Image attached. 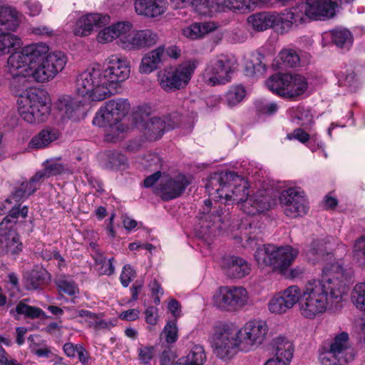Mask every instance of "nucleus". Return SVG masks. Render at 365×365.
<instances>
[{
	"instance_id": "obj_1",
	"label": "nucleus",
	"mask_w": 365,
	"mask_h": 365,
	"mask_svg": "<svg viewBox=\"0 0 365 365\" xmlns=\"http://www.w3.org/2000/svg\"><path fill=\"white\" fill-rule=\"evenodd\" d=\"M343 269L333 265L323 279L308 280L303 288L290 285L279 292L289 309L297 303L300 315L314 319L326 312L329 307H337L347 289Z\"/></svg>"
},
{
	"instance_id": "obj_2",
	"label": "nucleus",
	"mask_w": 365,
	"mask_h": 365,
	"mask_svg": "<svg viewBox=\"0 0 365 365\" xmlns=\"http://www.w3.org/2000/svg\"><path fill=\"white\" fill-rule=\"evenodd\" d=\"M268 331L267 322L262 319L250 320L238 330L232 324L220 322L213 327L210 341L216 356L226 360L239 350L248 351L261 344Z\"/></svg>"
},
{
	"instance_id": "obj_3",
	"label": "nucleus",
	"mask_w": 365,
	"mask_h": 365,
	"mask_svg": "<svg viewBox=\"0 0 365 365\" xmlns=\"http://www.w3.org/2000/svg\"><path fill=\"white\" fill-rule=\"evenodd\" d=\"M247 182L233 172L215 173L211 176L206 190L214 200L224 198L236 203L248 215H255L271 207V198L265 191L250 195Z\"/></svg>"
},
{
	"instance_id": "obj_4",
	"label": "nucleus",
	"mask_w": 365,
	"mask_h": 365,
	"mask_svg": "<svg viewBox=\"0 0 365 365\" xmlns=\"http://www.w3.org/2000/svg\"><path fill=\"white\" fill-rule=\"evenodd\" d=\"M129 110L130 103L128 100H110L96 113L93 123L99 127H109L106 139L107 141L115 142L123 137L125 127L120 121Z\"/></svg>"
},
{
	"instance_id": "obj_5",
	"label": "nucleus",
	"mask_w": 365,
	"mask_h": 365,
	"mask_svg": "<svg viewBox=\"0 0 365 365\" xmlns=\"http://www.w3.org/2000/svg\"><path fill=\"white\" fill-rule=\"evenodd\" d=\"M299 255V250L289 245L277 247L272 244L257 247L255 259L258 265L264 268L270 267L279 273H286Z\"/></svg>"
},
{
	"instance_id": "obj_6",
	"label": "nucleus",
	"mask_w": 365,
	"mask_h": 365,
	"mask_svg": "<svg viewBox=\"0 0 365 365\" xmlns=\"http://www.w3.org/2000/svg\"><path fill=\"white\" fill-rule=\"evenodd\" d=\"M103 78L100 65L87 68L76 77L77 93L93 101H101L109 98L112 96V91Z\"/></svg>"
},
{
	"instance_id": "obj_7",
	"label": "nucleus",
	"mask_w": 365,
	"mask_h": 365,
	"mask_svg": "<svg viewBox=\"0 0 365 365\" xmlns=\"http://www.w3.org/2000/svg\"><path fill=\"white\" fill-rule=\"evenodd\" d=\"M197 64L196 60L190 59L160 71L157 78L160 88L166 92L185 88L189 84Z\"/></svg>"
},
{
	"instance_id": "obj_8",
	"label": "nucleus",
	"mask_w": 365,
	"mask_h": 365,
	"mask_svg": "<svg viewBox=\"0 0 365 365\" xmlns=\"http://www.w3.org/2000/svg\"><path fill=\"white\" fill-rule=\"evenodd\" d=\"M353 349L348 333L341 331L334 335L319 359L324 365H346L354 359Z\"/></svg>"
},
{
	"instance_id": "obj_9",
	"label": "nucleus",
	"mask_w": 365,
	"mask_h": 365,
	"mask_svg": "<svg viewBox=\"0 0 365 365\" xmlns=\"http://www.w3.org/2000/svg\"><path fill=\"white\" fill-rule=\"evenodd\" d=\"M237 65L235 56L220 54L210 59L202 74L203 81L208 86L224 85L231 80V74Z\"/></svg>"
},
{
	"instance_id": "obj_10",
	"label": "nucleus",
	"mask_w": 365,
	"mask_h": 365,
	"mask_svg": "<svg viewBox=\"0 0 365 365\" xmlns=\"http://www.w3.org/2000/svg\"><path fill=\"white\" fill-rule=\"evenodd\" d=\"M18 112L26 123L37 125L44 123L51 114V105L38 93H31L28 97L22 96L17 101Z\"/></svg>"
},
{
	"instance_id": "obj_11",
	"label": "nucleus",
	"mask_w": 365,
	"mask_h": 365,
	"mask_svg": "<svg viewBox=\"0 0 365 365\" xmlns=\"http://www.w3.org/2000/svg\"><path fill=\"white\" fill-rule=\"evenodd\" d=\"M67 61V56L63 52H51L44 59L30 66L27 73L32 76V78L37 82H48L63 71Z\"/></svg>"
},
{
	"instance_id": "obj_12",
	"label": "nucleus",
	"mask_w": 365,
	"mask_h": 365,
	"mask_svg": "<svg viewBox=\"0 0 365 365\" xmlns=\"http://www.w3.org/2000/svg\"><path fill=\"white\" fill-rule=\"evenodd\" d=\"M249 294L241 286L220 287L212 297L213 305L221 310L237 311L249 303Z\"/></svg>"
},
{
	"instance_id": "obj_13",
	"label": "nucleus",
	"mask_w": 365,
	"mask_h": 365,
	"mask_svg": "<svg viewBox=\"0 0 365 365\" xmlns=\"http://www.w3.org/2000/svg\"><path fill=\"white\" fill-rule=\"evenodd\" d=\"M101 71L113 96L118 93L120 83L128 78L130 72V63L120 55H112L106 60Z\"/></svg>"
},
{
	"instance_id": "obj_14",
	"label": "nucleus",
	"mask_w": 365,
	"mask_h": 365,
	"mask_svg": "<svg viewBox=\"0 0 365 365\" xmlns=\"http://www.w3.org/2000/svg\"><path fill=\"white\" fill-rule=\"evenodd\" d=\"M178 9L192 7L197 13L206 14L210 9H229L234 11L245 12L250 9L247 0H170Z\"/></svg>"
},
{
	"instance_id": "obj_15",
	"label": "nucleus",
	"mask_w": 365,
	"mask_h": 365,
	"mask_svg": "<svg viewBox=\"0 0 365 365\" xmlns=\"http://www.w3.org/2000/svg\"><path fill=\"white\" fill-rule=\"evenodd\" d=\"M150 108L148 106H142L138 108L136 113L142 121H145V135L150 140H156L162 137L164 132L174 128L179 124V115L173 113L164 116L163 118L153 117L146 120L150 115Z\"/></svg>"
},
{
	"instance_id": "obj_16",
	"label": "nucleus",
	"mask_w": 365,
	"mask_h": 365,
	"mask_svg": "<svg viewBox=\"0 0 365 365\" xmlns=\"http://www.w3.org/2000/svg\"><path fill=\"white\" fill-rule=\"evenodd\" d=\"M279 200L284 215L288 217H301L309 210L307 199L304 191L299 187L282 190Z\"/></svg>"
},
{
	"instance_id": "obj_17",
	"label": "nucleus",
	"mask_w": 365,
	"mask_h": 365,
	"mask_svg": "<svg viewBox=\"0 0 365 365\" xmlns=\"http://www.w3.org/2000/svg\"><path fill=\"white\" fill-rule=\"evenodd\" d=\"M222 213L221 209L212 207V203L210 200H205L203 210L200 217L199 235L202 238L215 236L224 229Z\"/></svg>"
},
{
	"instance_id": "obj_18",
	"label": "nucleus",
	"mask_w": 365,
	"mask_h": 365,
	"mask_svg": "<svg viewBox=\"0 0 365 365\" xmlns=\"http://www.w3.org/2000/svg\"><path fill=\"white\" fill-rule=\"evenodd\" d=\"M190 182V178L182 174L174 177L163 175L155 192L163 200H173L180 197Z\"/></svg>"
},
{
	"instance_id": "obj_19",
	"label": "nucleus",
	"mask_w": 365,
	"mask_h": 365,
	"mask_svg": "<svg viewBox=\"0 0 365 365\" xmlns=\"http://www.w3.org/2000/svg\"><path fill=\"white\" fill-rule=\"evenodd\" d=\"M340 0H306L302 3L307 20L324 21L333 18Z\"/></svg>"
},
{
	"instance_id": "obj_20",
	"label": "nucleus",
	"mask_w": 365,
	"mask_h": 365,
	"mask_svg": "<svg viewBox=\"0 0 365 365\" xmlns=\"http://www.w3.org/2000/svg\"><path fill=\"white\" fill-rule=\"evenodd\" d=\"M277 31L284 34L294 27L307 21L302 3L284 9L281 13L275 12Z\"/></svg>"
},
{
	"instance_id": "obj_21",
	"label": "nucleus",
	"mask_w": 365,
	"mask_h": 365,
	"mask_svg": "<svg viewBox=\"0 0 365 365\" xmlns=\"http://www.w3.org/2000/svg\"><path fill=\"white\" fill-rule=\"evenodd\" d=\"M109 21V16L105 14L93 13L83 15L77 19L73 34L77 36H88L91 34L94 28L103 26Z\"/></svg>"
},
{
	"instance_id": "obj_22",
	"label": "nucleus",
	"mask_w": 365,
	"mask_h": 365,
	"mask_svg": "<svg viewBox=\"0 0 365 365\" xmlns=\"http://www.w3.org/2000/svg\"><path fill=\"white\" fill-rule=\"evenodd\" d=\"M20 235L9 229L0 228V256L16 257L23 251Z\"/></svg>"
},
{
	"instance_id": "obj_23",
	"label": "nucleus",
	"mask_w": 365,
	"mask_h": 365,
	"mask_svg": "<svg viewBox=\"0 0 365 365\" xmlns=\"http://www.w3.org/2000/svg\"><path fill=\"white\" fill-rule=\"evenodd\" d=\"M221 267L229 277L235 279H242L251 271V265L245 259L235 256L223 257Z\"/></svg>"
},
{
	"instance_id": "obj_24",
	"label": "nucleus",
	"mask_w": 365,
	"mask_h": 365,
	"mask_svg": "<svg viewBox=\"0 0 365 365\" xmlns=\"http://www.w3.org/2000/svg\"><path fill=\"white\" fill-rule=\"evenodd\" d=\"M167 0H140L134 2L137 14L148 18H155L163 15L167 10Z\"/></svg>"
},
{
	"instance_id": "obj_25",
	"label": "nucleus",
	"mask_w": 365,
	"mask_h": 365,
	"mask_svg": "<svg viewBox=\"0 0 365 365\" xmlns=\"http://www.w3.org/2000/svg\"><path fill=\"white\" fill-rule=\"evenodd\" d=\"M165 59V47L159 46L147 53L142 59L139 66V72L143 74H149L156 70Z\"/></svg>"
},
{
	"instance_id": "obj_26",
	"label": "nucleus",
	"mask_w": 365,
	"mask_h": 365,
	"mask_svg": "<svg viewBox=\"0 0 365 365\" xmlns=\"http://www.w3.org/2000/svg\"><path fill=\"white\" fill-rule=\"evenodd\" d=\"M331 250L328 240L316 239L306 247L304 252L308 261L315 263L322 260L325 255H330Z\"/></svg>"
},
{
	"instance_id": "obj_27",
	"label": "nucleus",
	"mask_w": 365,
	"mask_h": 365,
	"mask_svg": "<svg viewBox=\"0 0 365 365\" xmlns=\"http://www.w3.org/2000/svg\"><path fill=\"white\" fill-rule=\"evenodd\" d=\"M248 24L257 31H264L269 28L277 31L275 12H259L247 18Z\"/></svg>"
},
{
	"instance_id": "obj_28",
	"label": "nucleus",
	"mask_w": 365,
	"mask_h": 365,
	"mask_svg": "<svg viewBox=\"0 0 365 365\" xmlns=\"http://www.w3.org/2000/svg\"><path fill=\"white\" fill-rule=\"evenodd\" d=\"M217 27V24L213 21L195 22L182 29V34L191 40H197L215 31Z\"/></svg>"
},
{
	"instance_id": "obj_29",
	"label": "nucleus",
	"mask_w": 365,
	"mask_h": 365,
	"mask_svg": "<svg viewBox=\"0 0 365 365\" xmlns=\"http://www.w3.org/2000/svg\"><path fill=\"white\" fill-rule=\"evenodd\" d=\"M42 174L37 172L29 180L23 181L12 194L16 202L27 198L32 195L43 181Z\"/></svg>"
},
{
	"instance_id": "obj_30",
	"label": "nucleus",
	"mask_w": 365,
	"mask_h": 365,
	"mask_svg": "<svg viewBox=\"0 0 365 365\" xmlns=\"http://www.w3.org/2000/svg\"><path fill=\"white\" fill-rule=\"evenodd\" d=\"M127 24V29L120 34V40L117 43L123 50L136 51L139 50L138 30H132L133 25L131 22L124 21Z\"/></svg>"
},
{
	"instance_id": "obj_31",
	"label": "nucleus",
	"mask_w": 365,
	"mask_h": 365,
	"mask_svg": "<svg viewBox=\"0 0 365 365\" xmlns=\"http://www.w3.org/2000/svg\"><path fill=\"white\" fill-rule=\"evenodd\" d=\"M9 71L11 75H16L19 73L28 74V70L30 69V61L27 58L23 48L19 51L13 53L8 58L7 61Z\"/></svg>"
},
{
	"instance_id": "obj_32",
	"label": "nucleus",
	"mask_w": 365,
	"mask_h": 365,
	"mask_svg": "<svg viewBox=\"0 0 365 365\" xmlns=\"http://www.w3.org/2000/svg\"><path fill=\"white\" fill-rule=\"evenodd\" d=\"M28 212L27 206L21 207L19 202L15 201V204L10 209L7 215L0 222V228L11 230L14 225L23 222L26 218Z\"/></svg>"
},
{
	"instance_id": "obj_33",
	"label": "nucleus",
	"mask_w": 365,
	"mask_h": 365,
	"mask_svg": "<svg viewBox=\"0 0 365 365\" xmlns=\"http://www.w3.org/2000/svg\"><path fill=\"white\" fill-rule=\"evenodd\" d=\"M12 76L11 91L19 97L18 100H21L22 96L28 97L31 93H36L35 90L31 86V81L28 78L32 77V76H26L24 73L19 74V73Z\"/></svg>"
},
{
	"instance_id": "obj_34",
	"label": "nucleus",
	"mask_w": 365,
	"mask_h": 365,
	"mask_svg": "<svg viewBox=\"0 0 365 365\" xmlns=\"http://www.w3.org/2000/svg\"><path fill=\"white\" fill-rule=\"evenodd\" d=\"M326 36L330 38L332 42L339 48L349 50L352 46L354 37L350 31L345 28H336Z\"/></svg>"
},
{
	"instance_id": "obj_35",
	"label": "nucleus",
	"mask_w": 365,
	"mask_h": 365,
	"mask_svg": "<svg viewBox=\"0 0 365 365\" xmlns=\"http://www.w3.org/2000/svg\"><path fill=\"white\" fill-rule=\"evenodd\" d=\"M59 137L58 130L51 128H46L40 131L30 141L29 145L32 148L41 149L49 145L52 142L56 140Z\"/></svg>"
},
{
	"instance_id": "obj_36",
	"label": "nucleus",
	"mask_w": 365,
	"mask_h": 365,
	"mask_svg": "<svg viewBox=\"0 0 365 365\" xmlns=\"http://www.w3.org/2000/svg\"><path fill=\"white\" fill-rule=\"evenodd\" d=\"M0 25L4 29L16 31L19 25V12L11 6H0Z\"/></svg>"
},
{
	"instance_id": "obj_37",
	"label": "nucleus",
	"mask_w": 365,
	"mask_h": 365,
	"mask_svg": "<svg viewBox=\"0 0 365 365\" xmlns=\"http://www.w3.org/2000/svg\"><path fill=\"white\" fill-rule=\"evenodd\" d=\"M308 88L307 78L300 74H290L287 88V98H293L304 94Z\"/></svg>"
},
{
	"instance_id": "obj_38",
	"label": "nucleus",
	"mask_w": 365,
	"mask_h": 365,
	"mask_svg": "<svg viewBox=\"0 0 365 365\" xmlns=\"http://www.w3.org/2000/svg\"><path fill=\"white\" fill-rule=\"evenodd\" d=\"M123 23V21H118L101 29L97 34V41L106 43L113 41L115 38L120 40V34L128 28L127 24Z\"/></svg>"
},
{
	"instance_id": "obj_39",
	"label": "nucleus",
	"mask_w": 365,
	"mask_h": 365,
	"mask_svg": "<svg viewBox=\"0 0 365 365\" xmlns=\"http://www.w3.org/2000/svg\"><path fill=\"white\" fill-rule=\"evenodd\" d=\"M290 74L277 73L270 76L266 81L267 88L272 93L287 98V88L288 86Z\"/></svg>"
},
{
	"instance_id": "obj_40",
	"label": "nucleus",
	"mask_w": 365,
	"mask_h": 365,
	"mask_svg": "<svg viewBox=\"0 0 365 365\" xmlns=\"http://www.w3.org/2000/svg\"><path fill=\"white\" fill-rule=\"evenodd\" d=\"M30 61V66L37 63L48 55L49 47L46 43H36L22 48Z\"/></svg>"
},
{
	"instance_id": "obj_41",
	"label": "nucleus",
	"mask_w": 365,
	"mask_h": 365,
	"mask_svg": "<svg viewBox=\"0 0 365 365\" xmlns=\"http://www.w3.org/2000/svg\"><path fill=\"white\" fill-rule=\"evenodd\" d=\"M274 344L276 347L275 356L290 363L294 352L292 342L285 336H279L274 339Z\"/></svg>"
},
{
	"instance_id": "obj_42",
	"label": "nucleus",
	"mask_w": 365,
	"mask_h": 365,
	"mask_svg": "<svg viewBox=\"0 0 365 365\" xmlns=\"http://www.w3.org/2000/svg\"><path fill=\"white\" fill-rule=\"evenodd\" d=\"M277 58L278 67L280 68H295L302 64V60L298 53L293 49H282L279 53Z\"/></svg>"
},
{
	"instance_id": "obj_43",
	"label": "nucleus",
	"mask_w": 365,
	"mask_h": 365,
	"mask_svg": "<svg viewBox=\"0 0 365 365\" xmlns=\"http://www.w3.org/2000/svg\"><path fill=\"white\" fill-rule=\"evenodd\" d=\"M48 273L43 270H31L24 275V284L29 290H36L45 283Z\"/></svg>"
},
{
	"instance_id": "obj_44",
	"label": "nucleus",
	"mask_w": 365,
	"mask_h": 365,
	"mask_svg": "<svg viewBox=\"0 0 365 365\" xmlns=\"http://www.w3.org/2000/svg\"><path fill=\"white\" fill-rule=\"evenodd\" d=\"M78 316L84 318L89 327L94 329L96 331L108 329L110 324L106 321L102 319L98 315L88 310L81 309L77 312Z\"/></svg>"
},
{
	"instance_id": "obj_45",
	"label": "nucleus",
	"mask_w": 365,
	"mask_h": 365,
	"mask_svg": "<svg viewBox=\"0 0 365 365\" xmlns=\"http://www.w3.org/2000/svg\"><path fill=\"white\" fill-rule=\"evenodd\" d=\"M22 44L21 39L11 33L0 34V56L7 54L12 49L19 48Z\"/></svg>"
},
{
	"instance_id": "obj_46",
	"label": "nucleus",
	"mask_w": 365,
	"mask_h": 365,
	"mask_svg": "<svg viewBox=\"0 0 365 365\" xmlns=\"http://www.w3.org/2000/svg\"><path fill=\"white\" fill-rule=\"evenodd\" d=\"M263 56L260 53H254L246 63L245 71L247 76H257L265 71V65L262 63Z\"/></svg>"
},
{
	"instance_id": "obj_47",
	"label": "nucleus",
	"mask_w": 365,
	"mask_h": 365,
	"mask_svg": "<svg viewBox=\"0 0 365 365\" xmlns=\"http://www.w3.org/2000/svg\"><path fill=\"white\" fill-rule=\"evenodd\" d=\"M182 358L185 361V365H203L206 361L204 347L200 344H195L187 355Z\"/></svg>"
},
{
	"instance_id": "obj_48",
	"label": "nucleus",
	"mask_w": 365,
	"mask_h": 365,
	"mask_svg": "<svg viewBox=\"0 0 365 365\" xmlns=\"http://www.w3.org/2000/svg\"><path fill=\"white\" fill-rule=\"evenodd\" d=\"M290 116L293 121L302 126H307L313 123V115L309 108L304 107L292 108L289 110Z\"/></svg>"
},
{
	"instance_id": "obj_49",
	"label": "nucleus",
	"mask_w": 365,
	"mask_h": 365,
	"mask_svg": "<svg viewBox=\"0 0 365 365\" xmlns=\"http://www.w3.org/2000/svg\"><path fill=\"white\" fill-rule=\"evenodd\" d=\"M139 50L146 49L155 45L159 36L152 29H145L138 30Z\"/></svg>"
},
{
	"instance_id": "obj_50",
	"label": "nucleus",
	"mask_w": 365,
	"mask_h": 365,
	"mask_svg": "<svg viewBox=\"0 0 365 365\" xmlns=\"http://www.w3.org/2000/svg\"><path fill=\"white\" fill-rule=\"evenodd\" d=\"M254 105L256 113L259 116L272 115L276 113L279 108L276 103L265 98L257 99Z\"/></svg>"
},
{
	"instance_id": "obj_51",
	"label": "nucleus",
	"mask_w": 365,
	"mask_h": 365,
	"mask_svg": "<svg viewBox=\"0 0 365 365\" xmlns=\"http://www.w3.org/2000/svg\"><path fill=\"white\" fill-rule=\"evenodd\" d=\"M336 76L339 86L346 87L350 91H354L358 88L359 82L354 72L351 71H339Z\"/></svg>"
},
{
	"instance_id": "obj_52",
	"label": "nucleus",
	"mask_w": 365,
	"mask_h": 365,
	"mask_svg": "<svg viewBox=\"0 0 365 365\" xmlns=\"http://www.w3.org/2000/svg\"><path fill=\"white\" fill-rule=\"evenodd\" d=\"M68 171V169L58 160L46 161L44 169L38 171L42 174L43 180L51 176L61 175Z\"/></svg>"
},
{
	"instance_id": "obj_53",
	"label": "nucleus",
	"mask_w": 365,
	"mask_h": 365,
	"mask_svg": "<svg viewBox=\"0 0 365 365\" xmlns=\"http://www.w3.org/2000/svg\"><path fill=\"white\" fill-rule=\"evenodd\" d=\"M246 95L245 88L241 85L232 86L225 94V101L228 106L232 107L243 101Z\"/></svg>"
},
{
	"instance_id": "obj_54",
	"label": "nucleus",
	"mask_w": 365,
	"mask_h": 365,
	"mask_svg": "<svg viewBox=\"0 0 365 365\" xmlns=\"http://www.w3.org/2000/svg\"><path fill=\"white\" fill-rule=\"evenodd\" d=\"M57 287L61 295L67 294L73 298H76L79 292L76 284L73 280L66 277L58 280Z\"/></svg>"
},
{
	"instance_id": "obj_55",
	"label": "nucleus",
	"mask_w": 365,
	"mask_h": 365,
	"mask_svg": "<svg viewBox=\"0 0 365 365\" xmlns=\"http://www.w3.org/2000/svg\"><path fill=\"white\" fill-rule=\"evenodd\" d=\"M351 300L357 309L365 312V282L355 285L351 293Z\"/></svg>"
},
{
	"instance_id": "obj_56",
	"label": "nucleus",
	"mask_w": 365,
	"mask_h": 365,
	"mask_svg": "<svg viewBox=\"0 0 365 365\" xmlns=\"http://www.w3.org/2000/svg\"><path fill=\"white\" fill-rule=\"evenodd\" d=\"M76 103L70 96H65L61 98L58 103V108L64 115L71 118L77 108Z\"/></svg>"
},
{
	"instance_id": "obj_57",
	"label": "nucleus",
	"mask_w": 365,
	"mask_h": 365,
	"mask_svg": "<svg viewBox=\"0 0 365 365\" xmlns=\"http://www.w3.org/2000/svg\"><path fill=\"white\" fill-rule=\"evenodd\" d=\"M15 310L17 314L25 315L31 319L38 318L43 314V312L40 308L31 307L24 302L18 304Z\"/></svg>"
},
{
	"instance_id": "obj_58",
	"label": "nucleus",
	"mask_w": 365,
	"mask_h": 365,
	"mask_svg": "<svg viewBox=\"0 0 365 365\" xmlns=\"http://www.w3.org/2000/svg\"><path fill=\"white\" fill-rule=\"evenodd\" d=\"M353 257L359 265H365V237L356 240L353 247Z\"/></svg>"
},
{
	"instance_id": "obj_59",
	"label": "nucleus",
	"mask_w": 365,
	"mask_h": 365,
	"mask_svg": "<svg viewBox=\"0 0 365 365\" xmlns=\"http://www.w3.org/2000/svg\"><path fill=\"white\" fill-rule=\"evenodd\" d=\"M232 227V228L230 230V232H232L235 227H237V230H239V233L232 234V239L235 240L237 242H240L243 240H245L247 242H250V241H252L254 240V238L248 235L249 232L247 230L252 229L250 223L242 224L241 225L234 224Z\"/></svg>"
},
{
	"instance_id": "obj_60",
	"label": "nucleus",
	"mask_w": 365,
	"mask_h": 365,
	"mask_svg": "<svg viewBox=\"0 0 365 365\" xmlns=\"http://www.w3.org/2000/svg\"><path fill=\"white\" fill-rule=\"evenodd\" d=\"M268 309L272 313L283 314L289 310V308L283 300L282 295L279 293L269 300Z\"/></svg>"
},
{
	"instance_id": "obj_61",
	"label": "nucleus",
	"mask_w": 365,
	"mask_h": 365,
	"mask_svg": "<svg viewBox=\"0 0 365 365\" xmlns=\"http://www.w3.org/2000/svg\"><path fill=\"white\" fill-rule=\"evenodd\" d=\"M108 160L109 165L108 168L111 169L124 168L127 163V158L118 152H110L108 155Z\"/></svg>"
},
{
	"instance_id": "obj_62",
	"label": "nucleus",
	"mask_w": 365,
	"mask_h": 365,
	"mask_svg": "<svg viewBox=\"0 0 365 365\" xmlns=\"http://www.w3.org/2000/svg\"><path fill=\"white\" fill-rule=\"evenodd\" d=\"M178 332L176 321L172 320L167 322L163 329L162 335H164L167 343L172 344L177 341L178 337Z\"/></svg>"
},
{
	"instance_id": "obj_63",
	"label": "nucleus",
	"mask_w": 365,
	"mask_h": 365,
	"mask_svg": "<svg viewBox=\"0 0 365 365\" xmlns=\"http://www.w3.org/2000/svg\"><path fill=\"white\" fill-rule=\"evenodd\" d=\"M138 359L140 361L145 364H149L155 355V348L152 346L141 345L138 349Z\"/></svg>"
},
{
	"instance_id": "obj_64",
	"label": "nucleus",
	"mask_w": 365,
	"mask_h": 365,
	"mask_svg": "<svg viewBox=\"0 0 365 365\" xmlns=\"http://www.w3.org/2000/svg\"><path fill=\"white\" fill-rule=\"evenodd\" d=\"M142 165L147 169L151 170H158L161 167V158L155 153L148 154L141 162Z\"/></svg>"
}]
</instances>
